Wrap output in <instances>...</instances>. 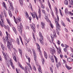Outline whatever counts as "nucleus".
<instances>
[{"label": "nucleus", "mask_w": 73, "mask_h": 73, "mask_svg": "<svg viewBox=\"0 0 73 73\" xmlns=\"http://www.w3.org/2000/svg\"><path fill=\"white\" fill-rule=\"evenodd\" d=\"M6 33L7 35L6 37L5 38V39L4 38H3V40L5 42H7V47L10 50H11V49L13 48V45L12 44V43L9 42L8 40L9 37L10 35L8 34V32L7 31L6 32Z\"/></svg>", "instance_id": "1"}, {"label": "nucleus", "mask_w": 73, "mask_h": 73, "mask_svg": "<svg viewBox=\"0 0 73 73\" xmlns=\"http://www.w3.org/2000/svg\"><path fill=\"white\" fill-rule=\"evenodd\" d=\"M32 50L33 52V54L34 55V59L36 62V66H38V67L39 66V68H38V70L39 72L42 73V70H41V68L40 66L38 64V63L36 61V58H37V56H36V52H35V50L34 49H33Z\"/></svg>", "instance_id": "2"}, {"label": "nucleus", "mask_w": 73, "mask_h": 73, "mask_svg": "<svg viewBox=\"0 0 73 73\" xmlns=\"http://www.w3.org/2000/svg\"><path fill=\"white\" fill-rule=\"evenodd\" d=\"M36 45H37V47L38 49L39 52V54L40 56H41V57L42 58V64H44V58H42V55L41 54V51L40 50V45L38 44V43H36Z\"/></svg>", "instance_id": "3"}, {"label": "nucleus", "mask_w": 73, "mask_h": 73, "mask_svg": "<svg viewBox=\"0 0 73 73\" xmlns=\"http://www.w3.org/2000/svg\"><path fill=\"white\" fill-rule=\"evenodd\" d=\"M57 18L58 19V21H57V19L55 20V23L56 25V31H60V25H59L58 21L59 20V17L58 15H57Z\"/></svg>", "instance_id": "4"}, {"label": "nucleus", "mask_w": 73, "mask_h": 73, "mask_svg": "<svg viewBox=\"0 0 73 73\" xmlns=\"http://www.w3.org/2000/svg\"><path fill=\"white\" fill-rule=\"evenodd\" d=\"M1 22L0 21V25L1 26H3V25H4V15H3V13L1 12Z\"/></svg>", "instance_id": "5"}, {"label": "nucleus", "mask_w": 73, "mask_h": 73, "mask_svg": "<svg viewBox=\"0 0 73 73\" xmlns=\"http://www.w3.org/2000/svg\"><path fill=\"white\" fill-rule=\"evenodd\" d=\"M39 35L40 37V38L39 39L40 42L41 44L43 45V44H44V42L42 40H43V39L42 37V33H41L40 32H39Z\"/></svg>", "instance_id": "6"}, {"label": "nucleus", "mask_w": 73, "mask_h": 73, "mask_svg": "<svg viewBox=\"0 0 73 73\" xmlns=\"http://www.w3.org/2000/svg\"><path fill=\"white\" fill-rule=\"evenodd\" d=\"M2 53L4 57V58L5 60V61L6 62H7L8 60V58H9V56H8L7 54H6V55L5 53L3 52V51L2 52Z\"/></svg>", "instance_id": "7"}, {"label": "nucleus", "mask_w": 73, "mask_h": 73, "mask_svg": "<svg viewBox=\"0 0 73 73\" xmlns=\"http://www.w3.org/2000/svg\"><path fill=\"white\" fill-rule=\"evenodd\" d=\"M48 5L50 9V11H51V15H52L53 17H54V15H53V11H52V8H51V5H50V2H49V1H48Z\"/></svg>", "instance_id": "8"}, {"label": "nucleus", "mask_w": 73, "mask_h": 73, "mask_svg": "<svg viewBox=\"0 0 73 73\" xmlns=\"http://www.w3.org/2000/svg\"><path fill=\"white\" fill-rule=\"evenodd\" d=\"M25 13H26L25 16L26 17H27V18H28L29 20L30 21H31V20H32L31 17H29V15H28V13L26 12H25Z\"/></svg>", "instance_id": "9"}, {"label": "nucleus", "mask_w": 73, "mask_h": 73, "mask_svg": "<svg viewBox=\"0 0 73 73\" xmlns=\"http://www.w3.org/2000/svg\"><path fill=\"white\" fill-rule=\"evenodd\" d=\"M33 30V32L34 33L36 32L35 31V25L34 24H33L32 27H31Z\"/></svg>", "instance_id": "10"}, {"label": "nucleus", "mask_w": 73, "mask_h": 73, "mask_svg": "<svg viewBox=\"0 0 73 73\" xmlns=\"http://www.w3.org/2000/svg\"><path fill=\"white\" fill-rule=\"evenodd\" d=\"M21 28H22V27H21L20 26H18L17 27L18 30L19 31L20 33H22V30L21 29Z\"/></svg>", "instance_id": "11"}, {"label": "nucleus", "mask_w": 73, "mask_h": 73, "mask_svg": "<svg viewBox=\"0 0 73 73\" xmlns=\"http://www.w3.org/2000/svg\"><path fill=\"white\" fill-rule=\"evenodd\" d=\"M50 52L52 54H53L54 53L56 52V51H55V50H54V49L51 48L50 49Z\"/></svg>", "instance_id": "12"}, {"label": "nucleus", "mask_w": 73, "mask_h": 73, "mask_svg": "<svg viewBox=\"0 0 73 73\" xmlns=\"http://www.w3.org/2000/svg\"><path fill=\"white\" fill-rule=\"evenodd\" d=\"M38 13H39V15L38 16V17L40 18L41 17V10L40 9H39L38 11Z\"/></svg>", "instance_id": "13"}, {"label": "nucleus", "mask_w": 73, "mask_h": 73, "mask_svg": "<svg viewBox=\"0 0 73 73\" xmlns=\"http://www.w3.org/2000/svg\"><path fill=\"white\" fill-rule=\"evenodd\" d=\"M9 63L10 64L12 67L13 69H15V67H14V66L13 65V62H12V61L11 60L10 61H9Z\"/></svg>", "instance_id": "14"}, {"label": "nucleus", "mask_w": 73, "mask_h": 73, "mask_svg": "<svg viewBox=\"0 0 73 73\" xmlns=\"http://www.w3.org/2000/svg\"><path fill=\"white\" fill-rule=\"evenodd\" d=\"M61 49L60 47H59V49L57 50V53L58 54H60V53H61Z\"/></svg>", "instance_id": "15"}, {"label": "nucleus", "mask_w": 73, "mask_h": 73, "mask_svg": "<svg viewBox=\"0 0 73 73\" xmlns=\"http://www.w3.org/2000/svg\"><path fill=\"white\" fill-rule=\"evenodd\" d=\"M67 61L68 62H72L73 61V59L72 58H67Z\"/></svg>", "instance_id": "16"}, {"label": "nucleus", "mask_w": 73, "mask_h": 73, "mask_svg": "<svg viewBox=\"0 0 73 73\" xmlns=\"http://www.w3.org/2000/svg\"><path fill=\"white\" fill-rule=\"evenodd\" d=\"M8 12L9 16H10V17H12V14L11 11L9 9L8 10Z\"/></svg>", "instance_id": "17"}, {"label": "nucleus", "mask_w": 73, "mask_h": 73, "mask_svg": "<svg viewBox=\"0 0 73 73\" xmlns=\"http://www.w3.org/2000/svg\"><path fill=\"white\" fill-rule=\"evenodd\" d=\"M64 3L66 5H68V1L67 0H65L64 1Z\"/></svg>", "instance_id": "18"}, {"label": "nucleus", "mask_w": 73, "mask_h": 73, "mask_svg": "<svg viewBox=\"0 0 73 73\" xmlns=\"http://www.w3.org/2000/svg\"><path fill=\"white\" fill-rule=\"evenodd\" d=\"M44 55L45 58H46V59L47 58V57H48V55H47L45 51H44Z\"/></svg>", "instance_id": "19"}, {"label": "nucleus", "mask_w": 73, "mask_h": 73, "mask_svg": "<svg viewBox=\"0 0 73 73\" xmlns=\"http://www.w3.org/2000/svg\"><path fill=\"white\" fill-rule=\"evenodd\" d=\"M45 17V19H46L47 21V22H49V19L48 18V15H46Z\"/></svg>", "instance_id": "20"}, {"label": "nucleus", "mask_w": 73, "mask_h": 73, "mask_svg": "<svg viewBox=\"0 0 73 73\" xmlns=\"http://www.w3.org/2000/svg\"><path fill=\"white\" fill-rule=\"evenodd\" d=\"M1 48H2V50H4V49H5V48H4V46L3 44L1 43Z\"/></svg>", "instance_id": "21"}, {"label": "nucleus", "mask_w": 73, "mask_h": 73, "mask_svg": "<svg viewBox=\"0 0 73 73\" xmlns=\"http://www.w3.org/2000/svg\"><path fill=\"white\" fill-rule=\"evenodd\" d=\"M12 29L14 32H15V34H17V31H16V28L13 27H12Z\"/></svg>", "instance_id": "22"}, {"label": "nucleus", "mask_w": 73, "mask_h": 73, "mask_svg": "<svg viewBox=\"0 0 73 73\" xmlns=\"http://www.w3.org/2000/svg\"><path fill=\"white\" fill-rule=\"evenodd\" d=\"M27 64L30 67V69L31 70H32V67H31V65H30V64L29 63H27V62H26Z\"/></svg>", "instance_id": "23"}, {"label": "nucleus", "mask_w": 73, "mask_h": 73, "mask_svg": "<svg viewBox=\"0 0 73 73\" xmlns=\"http://www.w3.org/2000/svg\"><path fill=\"white\" fill-rule=\"evenodd\" d=\"M7 22L8 23L9 25L10 26H11V22H10V21H9V20L7 19Z\"/></svg>", "instance_id": "24"}, {"label": "nucleus", "mask_w": 73, "mask_h": 73, "mask_svg": "<svg viewBox=\"0 0 73 73\" xmlns=\"http://www.w3.org/2000/svg\"><path fill=\"white\" fill-rule=\"evenodd\" d=\"M61 64L60 63V62H59L58 64H56V66L57 68H58L59 66H61Z\"/></svg>", "instance_id": "25"}, {"label": "nucleus", "mask_w": 73, "mask_h": 73, "mask_svg": "<svg viewBox=\"0 0 73 73\" xmlns=\"http://www.w3.org/2000/svg\"><path fill=\"white\" fill-rule=\"evenodd\" d=\"M65 67L66 68H67V69L68 70H69L71 69H72V67H69V66H68V65H67V64L65 65Z\"/></svg>", "instance_id": "26"}, {"label": "nucleus", "mask_w": 73, "mask_h": 73, "mask_svg": "<svg viewBox=\"0 0 73 73\" xmlns=\"http://www.w3.org/2000/svg\"><path fill=\"white\" fill-rule=\"evenodd\" d=\"M51 60L52 62H54V60L53 59V56H52L51 57Z\"/></svg>", "instance_id": "27"}, {"label": "nucleus", "mask_w": 73, "mask_h": 73, "mask_svg": "<svg viewBox=\"0 0 73 73\" xmlns=\"http://www.w3.org/2000/svg\"><path fill=\"white\" fill-rule=\"evenodd\" d=\"M54 57L55 58V60L56 62V63H57L58 62V60H57V57H56V56H55V55L54 56Z\"/></svg>", "instance_id": "28"}, {"label": "nucleus", "mask_w": 73, "mask_h": 73, "mask_svg": "<svg viewBox=\"0 0 73 73\" xmlns=\"http://www.w3.org/2000/svg\"><path fill=\"white\" fill-rule=\"evenodd\" d=\"M41 7L42 9H44L45 8V6L43 4L41 3Z\"/></svg>", "instance_id": "29"}, {"label": "nucleus", "mask_w": 73, "mask_h": 73, "mask_svg": "<svg viewBox=\"0 0 73 73\" xmlns=\"http://www.w3.org/2000/svg\"><path fill=\"white\" fill-rule=\"evenodd\" d=\"M53 33H54L53 35L54 37H57V36H56V32L55 31L53 30Z\"/></svg>", "instance_id": "30"}, {"label": "nucleus", "mask_w": 73, "mask_h": 73, "mask_svg": "<svg viewBox=\"0 0 73 73\" xmlns=\"http://www.w3.org/2000/svg\"><path fill=\"white\" fill-rule=\"evenodd\" d=\"M41 25H42V28H44V27H45V26L44 25V23L42 22H41Z\"/></svg>", "instance_id": "31"}, {"label": "nucleus", "mask_w": 73, "mask_h": 73, "mask_svg": "<svg viewBox=\"0 0 73 73\" xmlns=\"http://www.w3.org/2000/svg\"><path fill=\"white\" fill-rule=\"evenodd\" d=\"M19 1L21 5H23V0H19Z\"/></svg>", "instance_id": "32"}, {"label": "nucleus", "mask_w": 73, "mask_h": 73, "mask_svg": "<svg viewBox=\"0 0 73 73\" xmlns=\"http://www.w3.org/2000/svg\"><path fill=\"white\" fill-rule=\"evenodd\" d=\"M25 69L26 70H29V67L28 66H26L25 67Z\"/></svg>", "instance_id": "33"}, {"label": "nucleus", "mask_w": 73, "mask_h": 73, "mask_svg": "<svg viewBox=\"0 0 73 73\" xmlns=\"http://www.w3.org/2000/svg\"><path fill=\"white\" fill-rule=\"evenodd\" d=\"M17 42L18 45H20V42H19V39L18 38L17 39Z\"/></svg>", "instance_id": "34"}, {"label": "nucleus", "mask_w": 73, "mask_h": 73, "mask_svg": "<svg viewBox=\"0 0 73 73\" xmlns=\"http://www.w3.org/2000/svg\"><path fill=\"white\" fill-rule=\"evenodd\" d=\"M65 12L66 14H67V13H69V12H68V10L67 9H65Z\"/></svg>", "instance_id": "35"}, {"label": "nucleus", "mask_w": 73, "mask_h": 73, "mask_svg": "<svg viewBox=\"0 0 73 73\" xmlns=\"http://www.w3.org/2000/svg\"><path fill=\"white\" fill-rule=\"evenodd\" d=\"M30 14L32 15V16L33 18H35V14L32 13L30 12Z\"/></svg>", "instance_id": "36"}, {"label": "nucleus", "mask_w": 73, "mask_h": 73, "mask_svg": "<svg viewBox=\"0 0 73 73\" xmlns=\"http://www.w3.org/2000/svg\"><path fill=\"white\" fill-rule=\"evenodd\" d=\"M18 64V65L19 66L20 68H21V69H23V66H22V65H21V64H20V63H19Z\"/></svg>", "instance_id": "37"}, {"label": "nucleus", "mask_w": 73, "mask_h": 73, "mask_svg": "<svg viewBox=\"0 0 73 73\" xmlns=\"http://www.w3.org/2000/svg\"><path fill=\"white\" fill-rule=\"evenodd\" d=\"M42 13H44V14H45V16H46V14H45L46 13H45V10L42 9Z\"/></svg>", "instance_id": "38"}, {"label": "nucleus", "mask_w": 73, "mask_h": 73, "mask_svg": "<svg viewBox=\"0 0 73 73\" xmlns=\"http://www.w3.org/2000/svg\"><path fill=\"white\" fill-rule=\"evenodd\" d=\"M32 34H33V38H34V40L35 41H36V39L35 38V35H34V33H33Z\"/></svg>", "instance_id": "39"}, {"label": "nucleus", "mask_w": 73, "mask_h": 73, "mask_svg": "<svg viewBox=\"0 0 73 73\" xmlns=\"http://www.w3.org/2000/svg\"><path fill=\"white\" fill-rule=\"evenodd\" d=\"M1 27H4V28H5V29H7V27H6V26L5 25H4H4H2V26H1Z\"/></svg>", "instance_id": "40"}, {"label": "nucleus", "mask_w": 73, "mask_h": 73, "mask_svg": "<svg viewBox=\"0 0 73 73\" xmlns=\"http://www.w3.org/2000/svg\"><path fill=\"white\" fill-rule=\"evenodd\" d=\"M3 13L4 15L6 17L7 15V13H6V12H5V11H4Z\"/></svg>", "instance_id": "41"}, {"label": "nucleus", "mask_w": 73, "mask_h": 73, "mask_svg": "<svg viewBox=\"0 0 73 73\" xmlns=\"http://www.w3.org/2000/svg\"><path fill=\"white\" fill-rule=\"evenodd\" d=\"M26 57L27 58V59H28V60H29V63H30V60H31V59L30 58L26 56Z\"/></svg>", "instance_id": "42"}, {"label": "nucleus", "mask_w": 73, "mask_h": 73, "mask_svg": "<svg viewBox=\"0 0 73 73\" xmlns=\"http://www.w3.org/2000/svg\"><path fill=\"white\" fill-rule=\"evenodd\" d=\"M13 58L15 61H16V62H17V60H16V56H13Z\"/></svg>", "instance_id": "43"}, {"label": "nucleus", "mask_w": 73, "mask_h": 73, "mask_svg": "<svg viewBox=\"0 0 73 73\" xmlns=\"http://www.w3.org/2000/svg\"><path fill=\"white\" fill-rule=\"evenodd\" d=\"M51 39L52 40V42H53V41H54V39H53V37H54V36H52V35H51Z\"/></svg>", "instance_id": "44"}, {"label": "nucleus", "mask_w": 73, "mask_h": 73, "mask_svg": "<svg viewBox=\"0 0 73 73\" xmlns=\"http://www.w3.org/2000/svg\"><path fill=\"white\" fill-rule=\"evenodd\" d=\"M19 52L20 53V54L21 55H22V54L21 53V52H22L21 50V49H19Z\"/></svg>", "instance_id": "45"}, {"label": "nucleus", "mask_w": 73, "mask_h": 73, "mask_svg": "<svg viewBox=\"0 0 73 73\" xmlns=\"http://www.w3.org/2000/svg\"><path fill=\"white\" fill-rule=\"evenodd\" d=\"M12 55H13V57L14 56H16V54L15 53V52H13L12 53Z\"/></svg>", "instance_id": "46"}, {"label": "nucleus", "mask_w": 73, "mask_h": 73, "mask_svg": "<svg viewBox=\"0 0 73 73\" xmlns=\"http://www.w3.org/2000/svg\"><path fill=\"white\" fill-rule=\"evenodd\" d=\"M15 11L16 14H17V13H18V10H17V9H15Z\"/></svg>", "instance_id": "47"}, {"label": "nucleus", "mask_w": 73, "mask_h": 73, "mask_svg": "<svg viewBox=\"0 0 73 73\" xmlns=\"http://www.w3.org/2000/svg\"><path fill=\"white\" fill-rule=\"evenodd\" d=\"M61 23H62V25H63L64 27H65V24H64V22H63V21H62Z\"/></svg>", "instance_id": "48"}, {"label": "nucleus", "mask_w": 73, "mask_h": 73, "mask_svg": "<svg viewBox=\"0 0 73 73\" xmlns=\"http://www.w3.org/2000/svg\"><path fill=\"white\" fill-rule=\"evenodd\" d=\"M70 4L71 5H73V0H71L70 2Z\"/></svg>", "instance_id": "49"}, {"label": "nucleus", "mask_w": 73, "mask_h": 73, "mask_svg": "<svg viewBox=\"0 0 73 73\" xmlns=\"http://www.w3.org/2000/svg\"><path fill=\"white\" fill-rule=\"evenodd\" d=\"M3 4L4 5V7L5 8H6V5H5V3H4V2H3Z\"/></svg>", "instance_id": "50"}, {"label": "nucleus", "mask_w": 73, "mask_h": 73, "mask_svg": "<svg viewBox=\"0 0 73 73\" xmlns=\"http://www.w3.org/2000/svg\"><path fill=\"white\" fill-rule=\"evenodd\" d=\"M19 20V21H21V19L20 17H19L18 18H17V20Z\"/></svg>", "instance_id": "51"}, {"label": "nucleus", "mask_w": 73, "mask_h": 73, "mask_svg": "<svg viewBox=\"0 0 73 73\" xmlns=\"http://www.w3.org/2000/svg\"><path fill=\"white\" fill-rule=\"evenodd\" d=\"M13 18L14 19V21L15 22L16 24H17V22H16V19L15 18V16H13Z\"/></svg>", "instance_id": "52"}, {"label": "nucleus", "mask_w": 73, "mask_h": 73, "mask_svg": "<svg viewBox=\"0 0 73 73\" xmlns=\"http://www.w3.org/2000/svg\"><path fill=\"white\" fill-rule=\"evenodd\" d=\"M57 44H58L59 45H60V41H59L58 40H57Z\"/></svg>", "instance_id": "53"}, {"label": "nucleus", "mask_w": 73, "mask_h": 73, "mask_svg": "<svg viewBox=\"0 0 73 73\" xmlns=\"http://www.w3.org/2000/svg\"><path fill=\"white\" fill-rule=\"evenodd\" d=\"M33 70H35V71H36V68L34 66H33Z\"/></svg>", "instance_id": "54"}, {"label": "nucleus", "mask_w": 73, "mask_h": 73, "mask_svg": "<svg viewBox=\"0 0 73 73\" xmlns=\"http://www.w3.org/2000/svg\"><path fill=\"white\" fill-rule=\"evenodd\" d=\"M68 14H70L71 16H73V14L72 13H71L70 12H68Z\"/></svg>", "instance_id": "55"}, {"label": "nucleus", "mask_w": 73, "mask_h": 73, "mask_svg": "<svg viewBox=\"0 0 73 73\" xmlns=\"http://www.w3.org/2000/svg\"><path fill=\"white\" fill-rule=\"evenodd\" d=\"M50 70H51V72H53V70H52V67H50Z\"/></svg>", "instance_id": "56"}, {"label": "nucleus", "mask_w": 73, "mask_h": 73, "mask_svg": "<svg viewBox=\"0 0 73 73\" xmlns=\"http://www.w3.org/2000/svg\"><path fill=\"white\" fill-rule=\"evenodd\" d=\"M35 16L36 17L37 19V20H38V17L37 16V15L36 14H35Z\"/></svg>", "instance_id": "57"}, {"label": "nucleus", "mask_w": 73, "mask_h": 73, "mask_svg": "<svg viewBox=\"0 0 73 73\" xmlns=\"http://www.w3.org/2000/svg\"><path fill=\"white\" fill-rule=\"evenodd\" d=\"M63 61L64 62V64H66V61H65V60H63Z\"/></svg>", "instance_id": "58"}, {"label": "nucleus", "mask_w": 73, "mask_h": 73, "mask_svg": "<svg viewBox=\"0 0 73 73\" xmlns=\"http://www.w3.org/2000/svg\"><path fill=\"white\" fill-rule=\"evenodd\" d=\"M30 8H31V10H32V5H31V4L30 3Z\"/></svg>", "instance_id": "59"}, {"label": "nucleus", "mask_w": 73, "mask_h": 73, "mask_svg": "<svg viewBox=\"0 0 73 73\" xmlns=\"http://www.w3.org/2000/svg\"><path fill=\"white\" fill-rule=\"evenodd\" d=\"M55 11H56V12H57V7H55Z\"/></svg>", "instance_id": "60"}, {"label": "nucleus", "mask_w": 73, "mask_h": 73, "mask_svg": "<svg viewBox=\"0 0 73 73\" xmlns=\"http://www.w3.org/2000/svg\"><path fill=\"white\" fill-rule=\"evenodd\" d=\"M50 25L51 27V28H53V25H52V24L51 23H50Z\"/></svg>", "instance_id": "61"}, {"label": "nucleus", "mask_w": 73, "mask_h": 73, "mask_svg": "<svg viewBox=\"0 0 73 73\" xmlns=\"http://www.w3.org/2000/svg\"><path fill=\"white\" fill-rule=\"evenodd\" d=\"M70 56L72 58H73V54L72 53H71L70 54Z\"/></svg>", "instance_id": "62"}, {"label": "nucleus", "mask_w": 73, "mask_h": 73, "mask_svg": "<svg viewBox=\"0 0 73 73\" xmlns=\"http://www.w3.org/2000/svg\"><path fill=\"white\" fill-rule=\"evenodd\" d=\"M11 7L12 11H14V9H13V6H11Z\"/></svg>", "instance_id": "63"}, {"label": "nucleus", "mask_w": 73, "mask_h": 73, "mask_svg": "<svg viewBox=\"0 0 73 73\" xmlns=\"http://www.w3.org/2000/svg\"><path fill=\"white\" fill-rule=\"evenodd\" d=\"M11 7L12 11H14V9H13V6H11Z\"/></svg>", "instance_id": "64"}]
</instances>
